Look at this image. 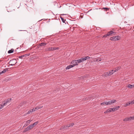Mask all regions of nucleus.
Here are the masks:
<instances>
[{
    "label": "nucleus",
    "mask_w": 134,
    "mask_h": 134,
    "mask_svg": "<svg viewBox=\"0 0 134 134\" xmlns=\"http://www.w3.org/2000/svg\"><path fill=\"white\" fill-rule=\"evenodd\" d=\"M66 129V126H61L60 129V130H62L63 129Z\"/></svg>",
    "instance_id": "dca6fc26"
},
{
    "label": "nucleus",
    "mask_w": 134,
    "mask_h": 134,
    "mask_svg": "<svg viewBox=\"0 0 134 134\" xmlns=\"http://www.w3.org/2000/svg\"><path fill=\"white\" fill-rule=\"evenodd\" d=\"M108 111H109V112H111L112 111H115V110L114 109V108H110L108 109Z\"/></svg>",
    "instance_id": "9b49d317"
},
{
    "label": "nucleus",
    "mask_w": 134,
    "mask_h": 134,
    "mask_svg": "<svg viewBox=\"0 0 134 134\" xmlns=\"http://www.w3.org/2000/svg\"><path fill=\"white\" fill-rule=\"evenodd\" d=\"M24 57H26L27 56H29L30 55V54H25L24 55Z\"/></svg>",
    "instance_id": "c9c22d12"
},
{
    "label": "nucleus",
    "mask_w": 134,
    "mask_h": 134,
    "mask_svg": "<svg viewBox=\"0 0 134 134\" xmlns=\"http://www.w3.org/2000/svg\"><path fill=\"white\" fill-rule=\"evenodd\" d=\"M81 59L82 60V62L86 60L85 57H84L83 58H81Z\"/></svg>",
    "instance_id": "393cba45"
},
{
    "label": "nucleus",
    "mask_w": 134,
    "mask_h": 134,
    "mask_svg": "<svg viewBox=\"0 0 134 134\" xmlns=\"http://www.w3.org/2000/svg\"><path fill=\"white\" fill-rule=\"evenodd\" d=\"M128 119L129 120V121L131 120L132 119H133L132 117H130L129 118H128Z\"/></svg>",
    "instance_id": "2f4dec72"
},
{
    "label": "nucleus",
    "mask_w": 134,
    "mask_h": 134,
    "mask_svg": "<svg viewBox=\"0 0 134 134\" xmlns=\"http://www.w3.org/2000/svg\"><path fill=\"white\" fill-rule=\"evenodd\" d=\"M102 9H105L106 11L109 10V9L107 8H103Z\"/></svg>",
    "instance_id": "f704fd0d"
},
{
    "label": "nucleus",
    "mask_w": 134,
    "mask_h": 134,
    "mask_svg": "<svg viewBox=\"0 0 134 134\" xmlns=\"http://www.w3.org/2000/svg\"><path fill=\"white\" fill-rule=\"evenodd\" d=\"M75 66V65H71L68 66L66 68V69H70V68H71Z\"/></svg>",
    "instance_id": "6e6552de"
},
{
    "label": "nucleus",
    "mask_w": 134,
    "mask_h": 134,
    "mask_svg": "<svg viewBox=\"0 0 134 134\" xmlns=\"http://www.w3.org/2000/svg\"><path fill=\"white\" fill-rule=\"evenodd\" d=\"M102 76H105V77H107L109 76V74H108V72H106L104 73L102 75Z\"/></svg>",
    "instance_id": "9d476101"
},
{
    "label": "nucleus",
    "mask_w": 134,
    "mask_h": 134,
    "mask_svg": "<svg viewBox=\"0 0 134 134\" xmlns=\"http://www.w3.org/2000/svg\"><path fill=\"white\" fill-rule=\"evenodd\" d=\"M34 109H31L29 111H28L27 113H26V114H30L32 112H33Z\"/></svg>",
    "instance_id": "4468645a"
},
{
    "label": "nucleus",
    "mask_w": 134,
    "mask_h": 134,
    "mask_svg": "<svg viewBox=\"0 0 134 134\" xmlns=\"http://www.w3.org/2000/svg\"><path fill=\"white\" fill-rule=\"evenodd\" d=\"M30 127H29V126H27L26 128H25V130L24 131V132H25L26 131H28L29 130H30Z\"/></svg>",
    "instance_id": "ddd939ff"
},
{
    "label": "nucleus",
    "mask_w": 134,
    "mask_h": 134,
    "mask_svg": "<svg viewBox=\"0 0 134 134\" xmlns=\"http://www.w3.org/2000/svg\"><path fill=\"white\" fill-rule=\"evenodd\" d=\"M1 72H0V75H1Z\"/></svg>",
    "instance_id": "4d7b16f0"
},
{
    "label": "nucleus",
    "mask_w": 134,
    "mask_h": 134,
    "mask_svg": "<svg viewBox=\"0 0 134 134\" xmlns=\"http://www.w3.org/2000/svg\"><path fill=\"white\" fill-rule=\"evenodd\" d=\"M71 63L72 64V65H75V66L78 65L77 63L76 60H73L71 62Z\"/></svg>",
    "instance_id": "423d86ee"
},
{
    "label": "nucleus",
    "mask_w": 134,
    "mask_h": 134,
    "mask_svg": "<svg viewBox=\"0 0 134 134\" xmlns=\"http://www.w3.org/2000/svg\"><path fill=\"white\" fill-rule=\"evenodd\" d=\"M108 33L109 36H112L115 35V34L116 32H114L112 31H110Z\"/></svg>",
    "instance_id": "39448f33"
},
{
    "label": "nucleus",
    "mask_w": 134,
    "mask_h": 134,
    "mask_svg": "<svg viewBox=\"0 0 134 134\" xmlns=\"http://www.w3.org/2000/svg\"><path fill=\"white\" fill-rule=\"evenodd\" d=\"M8 68H6L4 69L3 71L1 72H0L1 74H2L4 73H5L6 71H7L8 70Z\"/></svg>",
    "instance_id": "1a4fd4ad"
},
{
    "label": "nucleus",
    "mask_w": 134,
    "mask_h": 134,
    "mask_svg": "<svg viewBox=\"0 0 134 134\" xmlns=\"http://www.w3.org/2000/svg\"><path fill=\"white\" fill-rule=\"evenodd\" d=\"M33 109H34V111H36L37 110H38L39 109V108L38 107H36L35 108H33Z\"/></svg>",
    "instance_id": "cd10ccee"
},
{
    "label": "nucleus",
    "mask_w": 134,
    "mask_h": 134,
    "mask_svg": "<svg viewBox=\"0 0 134 134\" xmlns=\"http://www.w3.org/2000/svg\"><path fill=\"white\" fill-rule=\"evenodd\" d=\"M11 100V99H7L6 101H5V102L6 103H7L8 102H10Z\"/></svg>",
    "instance_id": "f3484780"
},
{
    "label": "nucleus",
    "mask_w": 134,
    "mask_h": 134,
    "mask_svg": "<svg viewBox=\"0 0 134 134\" xmlns=\"http://www.w3.org/2000/svg\"><path fill=\"white\" fill-rule=\"evenodd\" d=\"M26 5L27 7L32 8L34 6V3L32 1H30V2H28Z\"/></svg>",
    "instance_id": "f03ea898"
},
{
    "label": "nucleus",
    "mask_w": 134,
    "mask_h": 134,
    "mask_svg": "<svg viewBox=\"0 0 134 134\" xmlns=\"http://www.w3.org/2000/svg\"><path fill=\"white\" fill-rule=\"evenodd\" d=\"M120 107L119 106H116V107H115L114 108V109L115 110H118L119 108Z\"/></svg>",
    "instance_id": "412c9836"
},
{
    "label": "nucleus",
    "mask_w": 134,
    "mask_h": 134,
    "mask_svg": "<svg viewBox=\"0 0 134 134\" xmlns=\"http://www.w3.org/2000/svg\"><path fill=\"white\" fill-rule=\"evenodd\" d=\"M64 15V14H62V15Z\"/></svg>",
    "instance_id": "5fc2aeb1"
},
{
    "label": "nucleus",
    "mask_w": 134,
    "mask_h": 134,
    "mask_svg": "<svg viewBox=\"0 0 134 134\" xmlns=\"http://www.w3.org/2000/svg\"><path fill=\"white\" fill-rule=\"evenodd\" d=\"M30 125V127H31L32 128L34 127V126L33 124H31Z\"/></svg>",
    "instance_id": "79ce46f5"
},
{
    "label": "nucleus",
    "mask_w": 134,
    "mask_h": 134,
    "mask_svg": "<svg viewBox=\"0 0 134 134\" xmlns=\"http://www.w3.org/2000/svg\"><path fill=\"white\" fill-rule=\"evenodd\" d=\"M23 103L22 102L20 104V105H19V106H20V107H21L22 106V105H23Z\"/></svg>",
    "instance_id": "a18cd8bd"
},
{
    "label": "nucleus",
    "mask_w": 134,
    "mask_h": 134,
    "mask_svg": "<svg viewBox=\"0 0 134 134\" xmlns=\"http://www.w3.org/2000/svg\"><path fill=\"white\" fill-rule=\"evenodd\" d=\"M124 121H129V120L128 119V118H125L123 120Z\"/></svg>",
    "instance_id": "7c9ffc66"
},
{
    "label": "nucleus",
    "mask_w": 134,
    "mask_h": 134,
    "mask_svg": "<svg viewBox=\"0 0 134 134\" xmlns=\"http://www.w3.org/2000/svg\"><path fill=\"white\" fill-rule=\"evenodd\" d=\"M77 62V64L78 63H79L82 62V60H81V58L80 59H79L77 60H76Z\"/></svg>",
    "instance_id": "aec40b11"
},
{
    "label": "nucleus",
    "mask_w": 134,
    "mask_h": 134,
    "mask_svg": "<svg viewBox=\"0 0 134 134\" xmlns=\"http://www.w3.org/2000/svg\"><path fill=\"white\" fill-rule=\"evenodd\" d=\"M70 126H70V124H67V125L66 126V128L67 127H70Z\"/></svg>",
    "instance_id": "4c0bfd02"
},
{
    "label": "nucleus",
    "mask_w": 134,
    "mask_h": 134,
    "mask_svg": "<svg viewBox=\"0 0 134 134\" xmlns=\"http://www.w3.org/2000/svg\"><path fill=\"white\" fill-rule=\"evenodd\" d=\"M101 59H99V61H101Z\"/></svg>",
    "instance_id": "864d4df0"
},
{
    "label": "nucleus",
    "mask_w": 134,
    "mask_h": 134,
    "mask_svg": "<svg viewBox=\"0 0 134 134\" xmlns=\"http://www.w3.org/2000/svg\"><path fill=\"white\" fill-rule=\"evenodd\" d=\"M109 35L108 33L107 34L105 35H104L103 37H106L108 36H109Z\"/></svg>",
    "instance_id": "5701e85b"
},
{
    "label": "nucleus",
    "mask_w": 134,
    "mask_h": 134,
    "mask_svg": "<svg viewBox=\"0 0 134 134\" xmlns=\"http://www.w3.org/2000/svg\"><path fill=\"white\" fill-rule=\"evenodd\" d=\"M108 74L109 76L111 75L112 74H113V73L112 72H111L109 71V72H108Z\"/></svg>",
    "instance_id": "72a5a7b5"
},
{
    "label": "nucleus",
    "mask_w": 134,
    "mask_h": 134,
    "mask_svg": "<svg viewBox=\"0 0 134 134\" xmlns=\"http://www.w3.org/2000/svg\"><path fill=\"white\" fill-rule=\"evenodd\" d=\"M116 100H110V101L107 102V105L112 104L114 103H116Z\"/></svg>",
    "instance_id": "20e7f679"
},
{
    "label": "nucleus",
    "mask_w": 134,
    "mask_h": 134,
    "mask_svg": "<svg viewBox=\"0 0 134 134\" xmlns=\"http://www.w3.org/2000/svg\"><path fill=\"white\" fill-rule=\"evenodd\" d=\"M38 107L39 109L42 108L43 107V106H38Z\"/></svg>",
    "instance_id": "49530a36"
},
{
    "label": "nucleus",
    "mask_w": 134,
    "mask_h": 134,
    "mask_svg": "<svg viewBox=\"0 0 134 134\" xmlns=\"http://www.w3.org/2000/svg\"><path fill=\"white\" fill-rule=\"evenodd\" d=\"M107 103V102H103L102 103H101L100 104L101 105H107V103Z\"/></svg>",
    "instance_id": "bb28decb"
},
{
    "label": "nucleus",
    "mask_w": 134,
    "mask_h": 134,
    "mask_svg": "<svg viewBox=\"0 0 134 134\" xmlns=\"http://www.w3.org/2000/svg\"><path fill=\"white\" fill-rule=\"evenodd\" d=\"M133 119H134V116H132Z\"/></svg>",
    "instance_id": "603ef678"
},
{
    "label": "nucleus",
    "mask_w": 134,
    "mask_h": 134,
    "mask_svg": "<svg viewBox=\"0 0 134 134\" xmlns=\"http://www.w3.org/2000/svg\"><path fill=\"white\" fill-rule=\"evenodd\" d=\"M98 59H97V61H98Z\"/></svg>",
    "instance_id": "6e6d98bb"
},
{
    "label": "nucleus",
    "mask_w": 134,
    "mask_h": 134,
    "mask_svg": "<svg viewBox=\"0 0 134 134\" xmlns=\"http://www.w3.org/2000/svg\"><path fill=\"white\" fill-rule=\"evenodd\" d=\"M120 36H113L110 37V40L112 41H116L120 39Z\"/></svg>",
    "instance_id": "f257e3e1"
},
{
    "label": "nucleus",
    "mask_w": 134,
    "mask_h": 134,
    "mask_svg": "<svg viewBox=\"0 0 134 134\" xmlns=\"http://www.w3.org/2000/svg\"><path fill=\"white\" fill-rule=\"evenodd\" d=\"M131 104L130 103V101L128 102L127 103L125 104V105L124 106L125 107H126L129 105H130Z\"/></svg>",
    "instance_id": "a211bd4d"
},
{
    "label": "nucleus",
    "mask_w": 134,
    "mask_h": 134,
    "mask_svg": "<svg viewBox=\"0 0 134 134\" xmlns=\"http://www.w3.org/2000/svg\"><path fill=\"white\" fill-rule=\"evenodd\" d=\"M13 51H14V50L13 49H11V50H9L8 51V53H13Z\"/></svg>",
    "instance_id": "4be33fe9"
},
{
    "label": "nucleus",
    "mask_w": 134,
    "mask_h": 134,
    "mask_svg": "<svg viewBox=\"0 0 134 134\" xmlns=\"http://www.w3.org/2000/svg\"><path fill=\"white\" fill-rule=\"evenodd\" d=\"M111 72H112L113 74L114 73V72H115L114 71V70H113L110 71Z\"/></svg>",
    "instance_id": "de8ad7c7"
},
{
    "label": "nucleus",
    "mask_w": 134,
    "mask_h": 134,
    "mask_svg": "<svg viewBox=\"0 0 134 134\" xmlns=\"http://www.w3.org/2000/svg\"><path fill=\"white\" fill-rule=\"evenodd\" d=\"M119 67H117V68H116L114 70V71L116 72V71H118L119 70Z\"/></svg>",
    "instance_id": "e433bc0d"
},
{
    "label": "nucleus",
    "mask_w": 134,
    "mask_h": 134,
    "mask_svg": "<svg viewBox=\"0 0 134 134\" xmlns=\"http://www.w3.org/2000/svg\"><path fill=\"white\" fill-rule=\"evenodd\" d=\"M127 87L129 88H133L132 87V85L130 84H129L127 86Z\"/></svg>",
    "instance_id": "b1692460"
},
{
    "label": "nucleus",
    "mask_w": 134,
    "mask_h": 134,
    "mask_svg": "<svg viewBox=\"0 0 134 134\" xmlns=\"http://www.w3.org/2000/svg\"><path fill=\"white\" fill-rule=\"evenodd\" d=\"M3 108V106L2 104H0V110Z\"/></svg>",
    "instance_id": "58836bf2"
},
{
    "label": "nucleus",
    "mask_w": 134,
    "mask_h": 134,
    "mask_svg": "<svg viewBox=\"0 0 134 134\" xmlns=\"http://www.w3.org/2000/svg\"><path fill=\"white\" fill-rule=\"evenodd\" d=\"M32 121L31 120H29L27 121L26 123L25 124L24 126H26L29 124L30 122Z\"/></svg>",
    "instance_id": "0eeeda50"
},
{
    "label": "nucleus",
    "mask_w": 134,
    "mask_h": 134,
    "mask_svg": "<svg viewBox=\"0 0 134 134\" xmlns=\"http://www.w3.org/2000/svg\"><path fill=\"white\" fill-rule=\"evenodd\" d=\"M52 47L46 48H45L44 50L46 51H52Z\"/></svg>",
    "instance_id": "f8f14e48"
},
{
    "label": "nucleus",
    "mask_w": 134,
    "mask_h": 134,
    "mask_svg": "<svg viewBox=\"0 0 134 134\" xmlns=\"http://www.w3.org/2000/svg\"><path fill=\"white\" fill-rule=\"evenodd\" d=\"M86 60L89 59L90 58V57L88 56L85 57Z\"/></svg>",
    "instance_id": "ea45409f"
},
{
    "label": "nucleus",
    "mask_w": 134,
    "mask_h": 134,
    "mask_svg": "<svg viewBox=\"0 0 134 134\" xmlns=\"http://www.w3.org/2000/svg\"><path fill=\"white\" fill-rule=\"evenodd\" d=\"M70 124V126H73L74 125V123H72Z\"/></svg>",
    "instance_id": "37998d69"
},
{
    "label": "nucleus",
    "mask_w": 134,
    "mask_h": 134,
    "mask_svg": "<svg viewBox=\"0 0 134 134\" xmlns=\"http://www.w3.org/2000/svg\"><path fill=\"white\" fill-rule=\"evenodd\" d=\"M7 103L5 102L4 103H2V105L3 106V107L5 105H6L7 104Z\"/></svg>",
    "instance_id": "c85d7f7f"
},
{
    "label": "nucleus",
    "mask_w": 134,
    "mask_h": 134,
    "mask_svg": "<svg viewBox=\"0 0 134 134\" xmlns=\"http://www.w3.org/2000/svg\"><path fill=\"white\" fill-rule=\"evenodd\" d=\"M24 57V55H22L21 56H19V58H20V59H22Z\"/></svg>",
    "instance_id": "c756f323"
},
{
    "label": "nucleus",
    "mask_w": 134,
    "mask_h": 134,
    "mask_svg": "<svg viewBox=\"0 0 134 134\" xmlns=\"http://www.w3.org/2000/svg\"><path fill=\"white\" fill-rule=\"evenodd\" d=\"M27 114H26V113L24 114V116L25 115H26Z\"/></svg>",
    "instance_id": "8fccbe9b"
},
{
    "label": "nucleus",
    "mask_w": 134,
    "mask_h": 134,
    "mask_svg": "<svg viewBox=\"0 0 134 134\" xmlns=\"http://www.w3.org/2000/svg\"><path fill=\"white\" fill-rule=\"evenodd\" d=\"M30 125H29V127H30V129H32V128H31V127H30Z\"/></svg>",
    "instance_id": "09e8293b"
},
{
    "label": "nucleus",
    "mask_w": 134,
    "mask_h": 134,
    "mask_svg": "<svg viewBox=\"0 0 134 134\" xmlns=\"http://www.w3.org/2000/svg\"><path fill=\"white\" fill-rule=\"evenodd\" d=\"M108 111V109H107V110L106 111H105L104 112V113H105V114H106V113H108L109 112V111Z\"/></svg>",
    "instance_id": "c03bdc74"
},
{
    "label": "nucleus",
    "mask_w": 134,
    "mask_h": 134,
    "mask_svg": "<svg viewBox=\"0 0 134 134\" xmlns=\"http://www.w3.org/2000/svg\"><path fill=\"white\" fill-rule=\"evenodd\" d=\"M60 18H61L62 22L64 23L65 22V20H64V19L62 17V16H60Z\"/></svg>",
    "instance_id": "a878e982"
},
{
    "label": "nucleus",
    "mask_w": 134,
    "mask_h": 134,
    "mask_svg": "<svg viewBox=\"0 0 134 134\" xmlns=\"http://www.w3.org/2000/svg\"><path fill=\"white\" fill-rule=\"evenodd\" d=\"M38 121H37L35 122L34 124H33V125L34 126H35L37 125L38 123Z\"/></svg>",
    "instance_id": "473e14b6"
},
{
    "label": "nucleus",
    "mask_w": 134,
    "mask_h": 134,
    "mask_svg": "<svg viewBox=\"0 0 134 134\" xmlns=\"http://www.w3.org/2000/svg\"><path fill=\"white\" fill-rule=\"evenodd\" d=\"M17 63V61L15 59H12L10 60L9 63L10 65L12 66L14 65Z\"/></svg>",
    "instance_id": "7ed1b4c3"
},
{
    "label": "nucleus",
    "mask_w": 134,
    "mask_h": 134,
    "mask_svg": "<svg viewBox=\"0 0 134 134\" xmlns=\"http://www.w3.org/2000/svg\"><path fill=\"white\" fill-rule=\"evenodd\" d=\"M132 85V87L133 88L134 87V84Z\"/></svg>",
    "instance_id": "3c124183"
},
{
    "label": "nucleus",
    "mask_w": 134,
    "mask_h": 134,
    "mask_svg": "<svg viewBox=\"0 0 134 134\" xmlns=\"http://www.w3.org/2000/svg\"><path fill=\"white\" fill-rule=\"evenodd\" d=\"M52 51L55 50H58L59 49V48L58 47H57V48L52 47Z\"/></svg>",
    "instance_id": "6ab92c4d"
},
{
    "label": "nucleus",
    "mask_w": 134,
    "mask_h": 134,
    "mask_svg": "<svg viewBox=\"0 0 134 134\" xmlns=\"http://www.w3.org/2000/svg\"><path fill=\"white\" fill-rule=\"evenodd\" d=\"M130 103L131 104H134V100H132L131 102H130Z\"/></svg>",
    "instance_id": "a19ab883"
},
{
    "label": "nucleus",
    "mask_w": 134,
    "mask_h": 134,
    "mask_svg": "<svg viewBox=\"0 0 134 134\" xmlns=\"http://www.w3.org/2000/svg\"><path fill=\"white\" fill-rule=\"evenodd\" d=\"M46 44H47L46 43L42 42V43H40L39 44V45L40 46H44L46 45Z\"/></svg>",
    "instance_id": "2eb2a0df"
}]
</instances>
